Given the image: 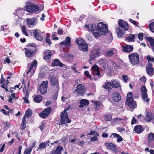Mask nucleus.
<instances>
[{
  "mask_svg": "<svg viewBox=\"0 0 154 154\" xmlns=\"http://www.w3.org/2000/svg\"><path fill=\"white\" fill-rule=\"evenodd\" d=\"M90 27L92 28L91 29V31L93 32V35L95 37L102 35H106V33H108L107 26L102 23H98L97 27L96 25H91Z\"/></svg>",
  "mask_w": 154,
  "mask_h": 154,
  "instance_id": "f257e3e1",
  "label": "nucleus"
},
{
  "mask_svg": "<svg viewBox=\"0 0 154 154\" xmlns=\"http://www.w3.org/2000/svg\"><path fill=\"white\" fill-rule=\"evenodd\" d=\"M132 93L131 92L128 93L127 96V99L125 102L126 105L128 106L131 108H135L136 107V103L135 101L133 100Z\"/></svg>",
  "mask_w": 154,
  "mask_h": 154,
  "instance_id": "f03ea898",
  "label": "nucleus"
},
{
  "mask_svg": "<svg viewBox=\"0 0 154 154\" xmlns=\"http://www.w3.org/2000/svg\"><path fill=\"white\" fill-rule=\"evenodd\" d=\"M130 62L133 65L138 64L139 63V55L137 53H133L128 55Z\"/></svg>",
  "mask_w": 154,
  "mask_h": 154,
  "instance_id": "7ed1b4c3",
  "label": "nucleus"
},
{
  "mask_svg": "<svg viewBox=\"0 0 154 154\" xmlns=\"http://www.w3.org/2000/svg\"><path fill=\"white\" fill-rule=\"evenodd\" d=\"M26 11L29 12H36L39 10L38 5L27 2L26 5Z\"/></svg>",
  "mask_w": 154,
  "mask_h": 154,
  "instance_id": "20e7f679",
  "label": "nucleus"
},
{
  "mask_svg": "<svg viewBox=\"0 0 154 154\" xmlns=\"http://www.w3.org/2000/svg\"><path fill=\"white\" fill-rule=\"evenodd\" d=\"M75 42L79 46L80 50L85 52L88 51V45L83 40L79 39L76 40Z\"/></svg>",
  "mask_w": 154,
  "mask_h": 154,
  "instance_id": "39448f33",
  "label": "nucleus"
},
{
  "mask_svg": "<svg viewBox=\"0 0 154 154\" xmlns=\"http://www.w3.org/2000/svg\"><path fill=\"white\" fill-rule=\"evenodd\" d=\"M69 109V108L65 109L61 112L60 117H61L60 122L62 124H64L66 122L68 123H69L71 122V120L68 118V113L66 112V111Z\"/></svg>",
  "mask_w": 154,
  "mask_h": 154,
  "instance_id": "423d86ee",
  "label": "nucleus"
},
{
  "mask_svg": "<svg viewBox=\"0 0 154 154\" xmlns=\"http://www.w3.org/2000/svg\"><path fill=\"white\" fill-rule=\"evenodd\" d=\"M100 48H93L90 54V59L93 60L96 57H98L100 55Z\"/></svg>",
  "mask_w": 154,
  "mask_h": 154,
  "instance_id": "0eeeda50",
  "label": "nucleus"
},
{
  "mask_svg": "<svg viewBox=\"0 0 154 154\" xmlns=\"http://www.w3.org/2000/svg\"><path fill=\"white\" fill-rule=\"evenodd\" d=\"M34 46L31 45H29L27 48H25V53L26 56L28 57H32L35 51L33 50Z\"/></svg>",
  "mask_w": 154,
  "mask_h": 154,
  "instance_id": "6e6552de",
  "label": "nucleus"
},
{
  "mask_svg": "<svg viewBox=\"0 0 154 154\" xmlns=\"http://www.w3.org/2000/svg\"><path fill=\"white\" fill-rule=\"evenodd\" d=\"M48 81H44L39 87V91L43 95L47 93L48 88Z\"/></svg>",
  "mask_w": 154,
  "mask_h": 154,
  "instance_id": "1a4fd4ad",
  "label": "nucleus"
},
{
  "mask_svg": "<svg viewBox=\"0 0 154 154\" xmlns=\"http://www.w3.org/2000/svg\"><path fill=\"white\" fill-rule=\"evenodd\" d=\"M141 92L143 100L147 102H149V99L148 98L147 90L145 86H143L141 87Z\"/></svg>",
  "mask_w": 154,
  "mask_h": 154,
  "instance_id": "9d476101",
  "label": "nucleus"
},
{
  "mask_svg": "<svg viewBox=\"0 0 154 154\" xmlns=\"http://www.w3.org/2000/svg\"><path fill=\"white\" fill-rule=\"evenodd\" d=\"M76 88L74 91L75 92H77L78 95H82L85 91V88L84 86L81 84H79L76 87Z\"/></svg>",
  "mask_w": 154,
  "mask_h": 154,
  "instance_id": "9b49d317",
  "label": "nucleus"
},
{
  "mask_svg": "<svg viewBox=\"0 0 154 154\" xmlns=\"http://www.w3.org/2000/svg\"><path fill=\"white\" fill-rule=\"evenodd\" d=\"M148 144L149 147H154V134L150 133L149 134Z\"/></svg>",
  "mask_w": 154,
  "mask_h": 154,
  "instance_id": "f8f14e48",
  "label": "nucleus"
},
{
  "mask_svg": "<svg viewBox=\"0 0 154 154\" xmlns=\"http://www.w3.org/2000/svg\"><path fill=\"white\" fill-rule=\"evenodd\" d=\"M92 73L94 75H97L98 76L101 77V74L99 71V68L97 65H94L92 67Z\"/></svg>",
  "mask_w": 154,
  "mask_h": 154,
  "instance_id": "ddd939ff",
  "label": "nucleus"
},
{
  "mask_svg": "<svg viewBox=\"0 0 154 154\" xmlns=\"http://www.w3.org/2000/svg\"><path fill=\"white\" fill-rule=\"evenodd\" d=\"M118 24L120 27L123 28L125 30H127L128 29V24L126 21L119 20L118 21Z\"/></svg>",
  "mask_w": 154,
  "mask_h": 154,
  "instance_id": "4468645a",
  "label": "nucleus"
},
{
  "mask_svg": "<svg viewBox=\"0 0 154 154\" xmlns=\"http://www.w3.org/2000/svg\"><path fill=\"white\" fill-rule=\"evenodd\" d=\"M154 68L151 63L147 65L146 67V70L147 74L150 76H152L154 73Z\"/></svg>",
  "mask_w": 154,
  "mask_h": 154,
  "instance_id": "2eb2a0df",
  "label": "nucleus"
},
{
  "mask_svg": "<svg viewBox=\"0 0 154 154\" xmlns=\"http://www.w3.org/2000/svg\"><path fill=\"white\" fill-rule=\"evenodd\" d=\"M49 79L51 85L58 86V80L55 75H50Z\"/></svg>",
  "mask_w": 154,
  "mask_h": 154,
  "instance_id": "dca6fc26",
  "label": "nucleus"
},
{
  "mask_svg": "<svg viewBox=\"0 0 154 154\" xmlns=\"http://www.w3.org/2000/svg\"><path fill=\"white\" fill-rule=\"evenodd\" d=\"M117 51L115 48H112L111 50L107 51L106 55L108 57H110L113 55H116L117 54Z\"/></svg>",
  "mask_w": 154,
  "mask_h": 154,
  "instance_id": "f3484780",
  "label": "nucleus"
},
{
  "mask_svg": "<svg viewBox=\"0 0 154 154\" xmlns=\"http://www.w3.org/2000/svg\"><path fill=\"white\" fill-rule=\"evenodd\" d=\"M51 110V109L50 107L45 109L42 113L39 114V116L43 118H45L49 115Z\"/></svg>",
  "mask_w": 154,
  "mask_h": 154,
  "instance_id": "a211bd4d",
  "label": "nucleus"
},
{
  "mask_svg": "<svg viewBox=\"0 0 154 154\" xmlns=\"http://www.w3.org/2000/svg\"><path fill=\"white\" fill-rule=\"evenodd\" d=\"M121 98L120 95L117 92H114L112 95V100L115 102H119Z\"/></svg>",
  "mask_w": 154,
  "mask_h": 154,
  "instance_id": "6ab92c4d",
  "label": "nucleus"
},
{
  "mask_svg": "<svg viewBox=\"0 0 154 154\" xmlns=\"http://www.w3.org/2000/svg\"><path fill=\"white\" fill-rule=\"evenodd\" d=\"M37 65V61L35 60H33V61L30 63L29 65L28 64V67L29 69V71H27L26 73V74H27L28 73L30 72L31 70L33 69V68H35Z\"/></svg>",
  "mask_w": 154,
  "mask_h": 154,
  "instance_id": "aec40b11",
  "label": "nucleus"
},
{
  "mask_svg": "<svg viewBox=\"0 0 154 154\" xmlns=\"http://www.w3.org/2000/svg\"><path fill=\"white\" fill-rule=\"evenodd\" d=\"M51 51L49 50H46L44 53V58L46 60H49L51 58L52 56Z\"/></svg>",
  "mask_w": 154,
  "mask_h": 154,
  "instance_id": "412c9836",
  "label": "nucleus"
},
{
  "mask_svg": "<svg viewBox=\"0 0 154 154\" xmlns=\"http://www.w3.org/2000/svg\"><path fill=\"white\" fill-rule=\"evenodd\" d=\"M122 47L123 48L122 51L126 52L129 53L132 51L133 49V46L130 45H126L125 46H122Z\"/></svg>",
  "mask_w": 154,
  "mask_h": 154,
  "instance_id": "4be33fe9",
  "label": "nucleus"
},
{
  "mask_svg": "<svg viewBox=\"0 0 154 154\" xmlns=\"http://www.w3.org/2000/svg\"><path fill=\"white\" fill-rule=\"evenodd\" d=\"M116 33L119 38H122L125 34V32L123 30H121L120 27L117 28Z\"/></svg>",
  "mask_w": 154,
  "mask_h": 154,
  "instance_id": "5701e85b",
  "label": "nucleus"
},
{
  "mask_svg": "<svg viewBox=\"0 0 154 154\" xmlns=\"http://www.w3.org/2000/svg\"><path fill=\"white\" fill-rule=\"evenodd\" d=\"M103 87L109 91L113 88V86L111 82H106L105 83L104 85L103 86Z\"/></svg>",
  "mask_w": 154,
  "mask_h": 154,
  "instance_id": "b1692460",
  "label": "nucleus"
},
{
  "mask_svg": "<svg viewBox=\"0 0 154 154\" xmlns=\"http://www.w3.org/2000/svg\"><path fill=\"white\" fill-rule=\"evenodd\" d=\"M154 118V116L153 114L150 112H147L146 114V116L145 117V119L147 122H149Z\"/></svg>",
  "mask_w": 154,
  "mask_h": 154,
  "instance_id": "393cba45",
  "label": "nucleus"
},
{
  "mask_svg": "<svg viewBox=\"0 0 154 154\" xmlns=\"http://www.w3.org/2000/svg\"><path fill=\"white\" fill-rule=\"evenodd\" d=\"M63 149V147L58 146H57L55 151L52 152L49 154H60V151Z\"/></svg>",
  "mask_w": 154,
  "mask_h": 154,
  "instance_id": "a878e982",
  "label": "nucleus"
},
{
  "mask_svg": "<svg viewBox=\"0 0 154 154\" xmlns=\"http://www.w3.org/2000/svg\"><path fill=\"white\" fill-rule=\"evenodd\" d=\"M35 18L30 19L28 18L26 19L27 23L29 27H31L32 26H34L35 25Z\"/></svg>",
  "mask_w": 154,
  "mask_h": 154,
  "instance_id": "bb28decb",
  "label": "nucleus"
},
{
  "mask_svg": "<svg viewBox=\"0 0 154 154\" xmlns=\"http://www.w3.org/2000/svg\"><path fill=\"white\" fill-rule=\"evenodd\" d=\"M71 39L69 37H67L65 40L61 42L60 44L61 45H69L70 44Z\"/></svg>",
  "mask_w": 154,
  "mask_h": 154,
  "instance_id": "cd10ccee",
  "label": "nucleus"
},
{
  "mask_svg": "<svg viewBox=\"0 0 154 154\" xmlns=\"http://www.w3.org/2000/svg\"><path fill=\"white\" fill-rule=\"evenodd\" d=\"M51 65L53 66H62L63 64L58 59H56L52 62Z\"/></svg>",
  "mask_w": 154,
  "mask_h": 154,
  "instance_id": "c85d7f7f",
  "label": "nucleus"
},
{
  "mask_svg": "<svg viewBox=\"0 0 154 154\" xmlns=\"http://www.w3.org/2000/svg\"><path fill=\"white\" fill-rule=\"evenodd\" d=\"M33 34L34 35L35 38L38 40L41 41L42 40V36L38 33V32L35 30H34Z\"/></svg>",
  "mask_w": 154,
  "mask_h": 154,
  "instance_id": "c756f323",
  "label": "nucleus"
},
{
  "mask_svg": "<svg viewBox=\"0 0 154 154\" xmlns=\"http://www.w3.org/2000/svg\"><path fill=\"white\" fill-rule=\"evenodd\" d=\"M134 131L138 134L140 133L143 131V128L140 125H137L134 128Z\"/></svg>",
  "mask_w": 154,
  "mask_h": 154,
  "instance_id": "7c9ffc66",
  "label": "nucleus"
},
{
  "mask_svg": "<svg viewBox=\"0 0 154 154\" xmlns=\"http://www.w3.org/2000/svg\"><path fill=\"white\" fill-rule=\"evenodd\" d=\"M42 97L40 95H37L33 98L34 101L37 103H39L41 102L42 101Z\"/></svg>",
  "mask_w": 154,
  "mask_h": 154,
  "instance_id": "2f4dec72",
  "label": "nucleus"
},
{
  "mask_svg": "<svg viewBox=\"0 0 154 154\" xmlns=\"http://www.w3.org/2000/svg\"><path fill=\"white\" fill-rule=\"evenodd\" d=\"M134 35L131 34L129 36L125 39V40L128 42H133L134 41Z\"/></svg>",
  "mask_w": 154,
  "mask_h": 154,
  "instance_id": "473e14b6",
  "label": "nucleus"
},
{
  "mask_svg": "<svg viewBox=\"0 0 154 154\" xmlns=\"http://www.w3.org/2000/svg\"><path fill=\"white\" fill-rule=\"evenodd\" d=\"M113 87L114 86L115 88H118V87H120V85L119 83L115 80H112L111 81Z\"/></svg>",
  "mask_w": 154,
  "mask_h": 154,
  "instance_id": "72a5a7b5",
  "label": "nucleus"
},
{
  "mask_svg": "<svg viewBox=\"0 0 154 154\" xmlns=\"http://www.w3.org/2000/svg\"><path fill=\"white\" fill-rule=\"evenodd\" d=\"M105 145L108 149H112L116 147V146L115 145L111 143H106Z\"/></svg>",
  "mask_w": 154,
  "mask_h": 154,
  "instance_id": "f704fd0d",
  "label": "nucleus"
},
{
  "mask_svg": "<svg viewBox=\"0 0 154 154\" xmlns=\"http://www.w3.org/2000/svg\"><path fill=\"white\" fill-rule=\"evenodd\" d=\"M89 103L88 100L85 99H82L80 101V104H82L83 106L87 105Z\"/></svg>",
  "mask_w": 154,
  "mask_h": 154,
  "instance_id": "c9c22d12",
  "label": "nucleus"
},
{
  "mask_svg": "<svg viewBox=\"0 0 154 154\" xmlns=\"http://www.w3.org/2000/svg\"><path fill=\"white\" fill-rule=\"evenodd\" d=\"M32 115V112L30 109H27L26 112V113L24 116L26 118H29Z\"/></svg>",
  "mask_w": 154,
  "mask_h": 154,
  "instance_id": "e433bc0d",
  "label": "nucleus"
},
{
  "mask_svg": "<svg viewBox=\"0 0 154 154\" xmlns=\"http://www.w3.org/2000/svg\"><path fill=\"white\" fill-rule=\"evenodd\" d=\"M147 40L150 42L151 46L154 47V39L152 37H148L147 38Z\"/></svg>",
  "mask_w": 154,
  "mask_h": 154,
  "instance_id": "4c0bfd02",
  "label": "nucleus"
},
{
  "mask_svg": "<svg viewBox=\"0 0 154 154\" xmlns=\"http://www.w3.org/2000/svg\"><path fill=\"white\" fill-rule=\"evenodd\" d=\"M92 102L94 103L95 105L96 106V107H95V109L98 110L99 108V106L100 104V102L97 101H92Z\"/></svg>",
  "mask_w": 154,
  "mask_h": 154,
  "instance_id": "58836bf2",
  "label": "nucleus"
},
{
  "mask_svg": "<svg viewBox=\"0 0 154 154\" xmlns=\"http://www.w3.org/2000/svg\"><path fill=\"white\" fill-rule=\"evenodd\" d=\"M21 29L23 34L27 36H29V34L27 32V29L25 26H23L22 27Z\"/></svg>",
  "mask_w": 154,
  "mask_h": 154,
  "instance_id": "ea45409f",
  "label": "nucleus"
},
{
  "mask_svg": "<svg viewBox=\"0 0 154 154\" xmlns=\"http://www.w3.org/2000/svg\"><path fill=\"white\" fill-rule=\"evenodd\" d=\"M149 26L150 31L154 33V22L149 24Z\"/></svg>",
  "mask_w": 154,
  "mask_h": 154,
  "instance_id": "a19ab883",
  "label": "nucleus"
},
{
  "mask_svg": "<svg viewBox=\"0 0 154 154\" xmlns=\"http://www.w3.org/2000/svg\"><path fill=\"white\" fill-rule=\"evenodd\" d=\"M147 58L148 60L149 64L151 63L150 62L151 61L154 62V58L153 57H151L148 55L147 56Z\"/></svg>",
  "mask_w": 154,
  "mask_h": 154,
  "instance_id": "79ce46f5",
  "label": "nucleus"
},
{
  "mask_svg": "<svg viewBox=\"0 0 154 154\" xmlns=\"http://www.w3.org/2000/svg\"><path fill=\"white\" fill-rule=\"evenodd\" d=\"M4 82H5L4 79H3V80L2 79L0 80L1 84H2L1 87L5 89L6 88H7V85L4 83Z\"/></svg>",
  "mask_w": 154,
  "mask_h": 154,
  "instance_id": "37998d69",
  "label": "nucleus"
},
{
  "mask_svg": "<svg viewBox=\"0 0 154 154\" xmlns=\"http://www.w3.org/2000/svg\"><path fill=\"white\" fill-rule=\"evenodd\" d=\"M46 143H42L40 144L39 147L40 149H44L46 147Z\"/></svg>",
  "mask_w": 154,
  "mask_h": 154,
  "instance_id": "c03bdc74",
  "label": "nucleus"
},
{
  "mask_svg": "<svg viewBox=\"0 0 154 154\" xmlns=\"http://www.w3.org/2000/svg\"><path fill=\"white\" fill-rule=\"evenodd\" d=\"M31 149L28 148L25 149L24 152V154H30L32 151Z\"/></svg>",
  "mask_w": 154,
  "mask_h": 154,
  "instance_id": "a18cd8bd",
  "label": "nucleus"
},
{
  "mask_svg": "<svg viewBox=\"0 0 154 154\" xmlns=\"http://www.w3.org/2000/svg\"><path fill=\"white\" fill-rule=\"evenodd\" d=\"M85 75L90 79H91V77L88 71L86 70L84 72Z\"/></svg>",
  "mask_w": 154,
  "mask_h": 154,
  "instance_id": "49530a36",
  "label": "nucleus"
},
{
  "mask_svg": "<svg viewBox=\"0 0 154 154\" xmlns=\"http://www.w3.org/2000/svg\"><path fill=\"white\" fill-rule=\"evenodd\" d=\"M101 66L103 67V68L106 70H107L108 67V64L106 62L103 64H102Z\"/></svg>",
  "mask_w": 154,
  "mask_h": 154,
  "instance_id": "de8ad7c7",
  "label": "nucleus"
},
{
  "mask_svg": "<svg viewBox=\"0 0 154 154\" xmlns=\"http://www.w3.org/2000/svg\"><path fill=\"white\" fill-rule=\"evenodd\" d=\"M104 118L105 120L107 121H110L112 119L111 116L108 115L106 116Z\"/></svg>",
  "mask_w": 154,
  "mask_h": 154,
  "instance_id": "09e8293b",
  "label": "nucleus"
},
{
  "mask_svg": "<svg viewBox=\"0 0 154 154\" xmlns=\"http://www.w3.org/2000/svg\"><path fill=\"white\" fill-rule=\"evenodd\" d=\"M129 20L130 22H131L134 25H135L136 26L137 25L138 23L136 21H135L131 19H129Z\"/></svg>",
  "mask_w": 154,
  "mask_h": 154,
  "instance_id": "8fccbe9b",
  "label": "nucleus"
},
{
  "mask_svg": "<svg viewBox=\"0 0 154 154\" xmlns=\"http://www.w3.org/2000/svg\"><path fill=\"white\" fill-rule=\"evenodd\" d=\"M98 62L100 64H101V65H102V64H104V63L106 62L104 60L103 58H101L100 59L98 60Z\"/></svg>",
  "mask_w": 154,
  "mask_h": 154,
  "instance_id": "3c124183",
  "label": "nucleus"
},
{
  "mask_svg": "<svg viewBox=\"0 0 154 154\" xmlns=\"http://www.w3.org/2000/svg\"><path fill=\"white\" fill-rule=\"evenodd\" d=\"M45 41L46 43H48L49 45L51 44V42L50 39L48 36H46Z\"/></svg>",
  "mask_w": 154,
  "mask_h": 154,
  "instance_id": "603ef678",
  "label": "nucleus"
},
{
  "mask_svg": "<svg viewBox=\"0 0 154 154\" xmlns=\"http://www.w3.org/2000/svg\"><path fill=\"white\" fill-rule=\"evenodd\" d=\"M26 123L25 122H22L21 125V128L22 129H24L26 127Z\"/></svg>",
  "mask_w": 154,
  "mask_h": 154,
  "instance_id": "864d4df0",
  "label": "nucleus"
},
{
  "mask_svg": "<svg viewBox=\"0 0 154 154\" xmlns=\"http://www.w3.org/2000/svg\"><path fill=\"white\" fill-rule=\"evenodd\" d=\"M138 38L140 40H142L143 39V34L141 33L138 34Z\"/></svg>",
  "mask_w": 154,
  "mask_h": 154,
  "instance_id": "5fc2aeb1",
  "label": "nucleus"
},
{
  "mask_svg": "<svg viewBox=\"0 0 154 154\" xmlns=\"http://www.w3.org/2000/svg\"><path fill=\"white\" fill-rule=\"evenodd\" d=\"M63 32V29L61 28H59L57 31V33L59 35L62 34Z\"/></svg>",
  "mask_w": 154,
  "mask_h": 154,
  "instance_id": "6e6d98bb",
  "label": "nucleus"
},
{
  "mask_svg": "<svg viewBox=\"0 0 154 154\" xmlns=\"http://www.w3.org/2000/svg\"><path fill=\"white\" fill-rule=\"evenodd\" d=\"M122 78L125 82H126L128 79V76L126 75H122Z\"/></svg>",
  "mask_w": 154,
  "mask_h": 154,
  "instance_id": "4d7b16f0",
  "label": "nucleus"
},
{
  "mask_svg": "<svg viewBox=\"0 0 154 154\" xmlns=\"http://www.w3.org/2000/svg\"><path fill=\"white\" fill-rule=\"evenodd\" d=\"M56 35L54 34V33H53L52 35V37L54 40H58V38L56 37Z\"/></svg>",
  "mask_w": 154,
  "mask_h": 154,
  "instance_id": "13d9d810",
  "label": "nucleus"
},
{
  "mask_svg": "<svg viewBox=\"0 0 154 154\" xmlns=\"http://www.w3.org/2000/svg\"><path fill=\"white\" fill-rule=\"evenodd\" d=\"M98 140V138L96 137H91V140L92 141H96L97 140Z\"/></svg>",
  "mask_w": 154,
  "mask_h": 154,
  "instance_id": "bf43d9fd",
  "label": "nucleus"
},
{
  "mask_svg": "<svg viewBox=\"0 0 154 154\" xmlns=\"http://www.w3.org/2000/svg\"><path fill=\"white\" fill-rule=\"evenodd\" d=\"M117 138L118 139L117 140V141L118 143L120 142L123 140V139L122 138V137L120 136H119V137Z\"/></svg>",
  "mask_w": 154,
  "mask_h": 154,
  "instance_id": "052dcab7",
  "label": "nucleus"
},
{
  "mask_svg": "<svg viewBox=\"0 0 154 154\" xmlns=\"http://www.w3.org/2000/svg\"><path fill=\"white\" fill-rule=\"evenodd\" d=\"M122 120V119H121L120 118H116V119H113V121L115 122H118L120 121H121Z\"/></svg>",
  "mask_w": 154,
  "mask_h": 154,
  "instance_id": "680f3d73",
  "label": "nucleus"
},
{
  "mask_svg": "<svg viewBox=\"0 0 154 154\" xmlns=\"http://www.w3.org/2000/svg\"><path fill=\"white\" fill-rule=\"evenodd\" d=\"M136 120L135 118L134 117H133V118L132 119L131 124L132 125H133L136 123Z\"/></svg>",
  "mask_w": 154,
  "mask_h": 154,
  "instance_id": "e2e57ef3",
  "label": "nucleus"
},
{
  "mask_svg": "<svg viewBox=\"0 0 154 154\" xmlns=\"http://www.w3.org/2000/svg\"><path fill=\"white\" fill-rule=\"evenodd\" d=\"M112 135L114 137H116L117 138L119 137L120 136V135L116 133H112Z\"/></svg>",
  "mask_w": 154,
  "mask_h": 154,
  "instance_id": "0e129e2a",
  "label": "nucleus"
},
{
  "mask_svg": "<svg viewBox=\"0 0 154 154\" xmlns=\"http://www.w3.org/2000/svg\"><path fill=\"white\" fill-rule=\"evenodd\" d=\"M45 126V124H42L39 126V128L41 130H42L44 129Z\"/></svg>",
  "mask_w": 154,
  "mask_h": 154,
  "instance_id": "69168bd1",
  "label": "nucleus"
},
{
  "mask_svg": "<svg viewBox=\"0 0 154 154\" xmlns=\"http://www.w3.org/2000/svg\"><path fill=\"white\" fill-rule=\"evenodd\" d=\"M5 146V144H3V145H2V147L0 149V152H2L4 151Z\"/></svg>",
  "mask_w": 154,
  "mask_h": 154,
  "instance_id": "338daca9",
  "label": "nucleus"
},
{
  "mask_svg": "<svg viewBox=\"0 0 154 154\" xmlns=\"http://www.w3.org/2000/svg\"><path fill=\"white\" fill-rule=\"evenodd\" d=\"M117 130L118 131L120 132H122L125 131V129L124 128H122L120 127L118 128Z\"/></svg>",
  "mask_w": 154,
  "mask_h": 154,
  "instance_id": "774afa93",
  "label": "nucleus"
}]
</instances>
